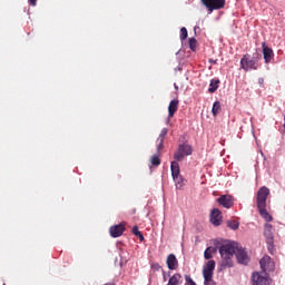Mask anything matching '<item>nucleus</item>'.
<instances>
[{"mask_svg": "<svg viewBox=\"0 0 285 285\" xmlns=\"http://www.w3.org/2000/svg\"><path fill=\"white\" fill-rule=\"evenodd\" d=\"M268 195H271V189H268L266 186L261 187L257 191L256 204L258 213L265 219V222H273V216H271L268 210H266V200L268 199Z\"/></svg>", "mask_w": 285, "mask_h": 285, "instance_id": "1", "label": "nucleus"}, {"mask_svg": "<svg viewBox=\"0 0 285 285\" xmlns=\"http://www.w3.org/2000/svg\"><path fill=\"white\" fill-rule=\"evenodd\" d=\"M237 250V245L235 243H225L219 247V254L222 257L220 266L222 268H232L233 257Z\"/></svg>", "mask_w": 285, "mask_h": 285, "instance_id": "2", "label": "nucleus"}, {"mask_svg": "<svg viewBox=\"0 0 285 285\" xmlns=\"http://www.w3.org/2000/svg\"><path fill=\"white\" fill-rule=\"evenodd\" d=\"M262 59L261 55H257L256 58H250L249 55H244L240 59V68L245 70V72H248V70H257V61Z\"/></svg>", "mask_w": 285, "mask_h": 285, "instance_id": "3", "label": "nucleus"}, {"mask_svg": "<svg viewBox=\"0 0 285 285\" xmlns=\"http://www.w3.org/2000/svg\"><path fill=\"white\" fill-rule=\"evenodd\" d=\"M193 155V147L188 144H181L178 146V150L174 154L176 161H181L184 157Z\"/></svg>", "mask_w": 285, "mask_h": 285, "instance_id": "4", "label": "nucleus"}, {"mask_svg": "<svg viewBox=\"0 0 285 285\" xmlns=\"http://www.w3.org/2000/svg\"><path fill=\"white\" fill-rule=\"evenodd\" d=\"M202 3L207 8L209 14L214 10H222L226 6V0H202Z\"/></svg>", "mask_w": 285, "mask_h": 285, "instance_id": "5", "label": "nucleus"}, {"mask_svg": "<svg viewBox=\"0 0 285 285\" xmlns=\"http://www.w3.org/2000/svg\"><path fill=\"white\" fill-rule=\"evenodd\" d=\"M253 285H268V274L263 272H254L252 275Z\"/></svg>", "mask_w": 285, "mask_h": 285, "instance_id": "6", "label": "nucleus"}, {"mask_svg": "<svg viewBox=\"0 0 285 285\" xmlns=\"http://www.w3.org/2000/svg\"><path fill=\"white\" fill-rule=\"evenodd\" d=\"M109 233L112 237H121L124 233H126V224L121 223L118 225H114L109 228Z\"/></svg>", "mask_w": 285, "mask_h": 285, "instance_id": "7", "label": "nucleus"}, {"mask_svg": "<svg viewBox=\"0 0 285 285\" xmlns=\"http://www.w3.org/2000/svg\"><path fill=\"white\" fill-rule=\"evenodd\" d=\"M262 48L265 63H271V61L275 59V52L268 47V45H266V42L262 43Z\"/></svg>", "mask_w": 285, "mask_h": 285, "instance_id": "8", "label": "nucleus"}, {"mask_svg": "<svg viewBox=\"0 0 285 285\" xmlns=\"http://www.w3.org/2000/svg\"><path fill=\"white\" fill-rule=\"evenodd\" d=\"M217 203L219 206H223V208H233L234 202H233V196L230 195H223L219 198H217Z\"/></svg>", "mask_w": 285, "mask_h": 285, "instance_id": "9", "label": "nucleus"}, {"mask_svg": "<svg viewBox=\"0 0 285 285\" xmlns=\"http://www.w3.org/2000/svg\"><path fill=\"white\" fill-rule=\"evenodd\" d=\"M210 223L214 226H222V210L214 208L210 213Z\"/></svg>", "mask_w": 285, "mask_h": 285, "instance_id": "10", "label": "nucleus"}, {"mask_svg": "<svg viewBox=\"0 0 285 285\" xmlns=\"http://www.w3.org/2000/svg\"><path fill=\"white\" fill-rule=\"evenodd\" d=\"M166 264L169 271H177V268H179V261H177L175 254H169L167 256Z\"/></svg>", "mask_w": 285, "mask_h": 285, "instance_id": "11", "label": "nucleus"}, {"mask_svg": "<svg viewBox=\"0 0 285 285\" xmlns=\"http://www.w3.org/2000/svg\"><path fill=\"white\" fill-rule=\"evenodd\" d=\"M215 266H216L215 261L213 259L208 261L203 268V276L215 275Z\"/></svg>", "mask_w": 285, "mask_h": 285, "instance_id": "12", "label": "nucleus"}, {"mask_svg": "<svg viewBox=\"0 0 285 285\" xmlns=\"http://www.w3.org/2000/svg\"><path fill=\"white\" fill-rule=\"evenodd\" d=\"M179 108V101L177 99H174L169 102L168 106V118L173 119V117H175V112H177Z\"/></svg>", "mask_w": 285, "mask_h": 285, "instance_id": "13", "label": "nucleus"}, {"mask_svg": "<svg viewBox=\"0 0 285 285\" xmlns=\"http://www.w3.org/2000/svg\"><path fill=\"white\" fill-rule=\"evenodd\" d=\"M166 135H168V129L167 128H163L159 136H158V139H157V150L158 153H161V150H164V139H166Z\"/></svg>", "mask_w": 285, "mask_h": 285, "instance_id": "14", "label": "nucleus"}, {"mask_svg": "<svg viewBox=\"0 0 285 285\" xmlns=\"http://www.w3.org/2000/svg\"><path fill=\"white\" fill-rule=\"evenodd\" d=\"M236 259L238 262V264H248V254H246V250L239 248L236 252Z\"/></svg>", "mask_w": 285, "mask_h": 285, "instance_id": "15", "label": "nucleus"}, {"mask_svg": "<svg viewBox=\"0 0 285 285\" xmlns=\"http://www.w3.org/2000/svg\"><path fill=\"white\" fill-rule=\"evenodd\" d=\"M271 264H272L271 256H268V255L264 256L259 261V265H261V268H262L263 273H265V271H268V267L271 266Z\"/></svg>", "mask_w": 285, "mask_h": 285, "instance_id": "16", "label": "nucleus"}, {"mask_svg": "<svg viewBox=\"0 0 285 285\" xmlns=\"http://www.w3.org/2000/svg\"><path fill=\"white\" fill-rule=\"evenodd\" d=\"M215 253H217V248L212 246L207 247L204 252L205 259H213V255H215Z\"/></svg>", "mask_w": 285, "mask_h": 285, "instance_id": "17", "label": "nucleus"}, {"mask_svg": "<svg viewBox=\"0 0 285 285\" xmlns=\"http://www.w3.org/2000/svg\"><path fill=\"white\" fill-rule=\"evenodd\" d=\"M222 112V102L215 101L212 108V115L213 117H217Z\"/></svg>", "mask_w": 285, "mask_h": 285, "instance_id": "18", "label": "nucleus"}, {"mask_svg": "<svg viewBox=\"0 0 285 285\" xmlns=\"http://www.w3.org/2000/svg\"><path fill=\"white\" fill-rule=\"evenodd\" d=\"M217 88H219V79H212L208 92H217Z\"/></svg>", "mask_w": 285, "mask_h": 285, "instance_id": "19", "label": "nucleus"}, {"mask_svg": "<svg viewBox=\"0 0 285 285\" xmlns=\"http://www.w3.org/2000/svg\"><path fill=\"white\" fill-rule=\"evenodd\" d=\"M170 168H171V177L179 176V163L171 161Z\"/></svg>", "mask_w": 285, "mask_h": 285, "instance_id": "20", "label": "nucleus"}, {"mask_svg": "<svg viewBox=\"0 0 285 285\" xmlns=\"http://www.w3.org/2000/svg\"><path fill=\"white\" fill-rule=\"evenodd\" d=\"M132 235H135L136 237H138V239L140 242H144V234H141V232L139 230L138 226H134L132 230H131Z\"/></svg>", "mask_w": 285, "mask_h": 285, "instance_id": "21", "label": "nucleus"}, {"mask_svg": "<svg viewBox=\"0 0 285 285\" xmlns=\"http://www.w3.org/2000/svg\"><path fill=\"white\" fill-rule=\"evenodd\" d=\"M227 226L232 230H237V228H239V222H237V220H228L227 222Z\"/></svg>", "mask_w": 285, "mask_h": 285, "instance_id": "22", "label": "nucleus"}, {"mask_svg": "<svg viewBox=\"0 0 285 285\" xmlns=\"http://www.w3.org/2000/svg\"><path fill=\"white\" fill-rule=\"evenodd\" d=\"M204 277L205 285H216L215 281L213 279V275H206Z\"/></svg>", "mask_w": 285, "mask_h": 285, "instance_id": "23", "label": "nucleus"}, {"mask_svg": "<svg viewBox=\"0 0 285 285\" xmlns=\"http://www.w3.org/2000/svg\"><path fill=\"white\" fill-rule=\"evenodd\" d=\"M185 39H188V29H186V27H183L180 29V40L185 41Z\"/></svg>", "mask_w": 285, "mask_h": 285, "instance_id": "24", "label": "nucleus"}, {"mask_svg": "<svg viewBox=\"0 0 285 285\" xmlns=\"http://www.w3.org/2000/svg\"><path fill=\"white\" fill-rule=\"evenodd\" d=\"M189 48H190V50H193V52H195V50H197V39H195V38L189 39Z\"/></svg>", "mask_w": 285, "mask_h": 285, "instance_id": "25", "label": "nucleus"}, {"mask_svg": "<svg viewBox=\"0 0 285 285\" xmlns=\"http://www.w3.org/2000/svg\"><path fill=\"white\" fill-rule=\"evenodd\" d=\"M161 159H159V156H153L151 157V166H160Z\"/></svg>", "mask_w": 285, "mask_h": 285, "instance_id": "26", "label": "nucleus"}, {"mask_svg": "<svg viewBox=\"0 0 285 285\" xmlns=\"http://www.w3.org/2000/svg\"><path fill=\"white\" fill-rule=\"evenodd\" d=\"M173 179H174V181H176L177 184H184V178H181V175L174 176Z\"/></svg>", "mask_w": 285, "mask_h": 285, "instance_id": "27", "label": "nucleus"}, {"mask_svg": "<svg viewBox=\"0 0 285 285\" xmlns=\"http://www.w3.org/2000/svg\"><path fill=\"white\" fill-rule=\"evenodd\" d=\"M185 281L187 282L188 285H195V281H193V278L188 275L185 276Z\"/></svg>", "mask_w": 285, "mask_h": 285, "instance_id": "28", "label": "nucleus"}, {"mask_svg": "<svg viewBox=\"0 0 285 285\" xmlns=\"http://www.w3.org/2000/svg\"><path fill=\"white\" fill-rule=\"evenodd\" d=\"M153 271H161V265L159 263H155L151 265Z\"/></svg>", "mask_w": 285, "mask_h": 285, "instance_id": "29", "label": "nucleus"}, {"mask_svg": "<svg viewBox=\"0 0 285 285\" xmlns=\"http://www.w3.org/2000/svg\"><path fill=\"white\" fill-rule=\"evenodd\" d=\"M30 6H37V0H29Z\"/></svg>", "mask_w": 285, "mask_h": 285, "instance_id": "30", "label": "nucleus"}, {"mask_svg": "<svg viewBox=\"0 0 285 285\" xmlns=\"http://www.w3.org/2000/svg\"><path fill=\"white\" fill-rule=\"evenodd\" d=\"M105 285H117V283H115V282H108V283H106Z\"/></svg>", "mask_w": 285, "mask_h": 285, "instance_id": "31", "label": "nucleus"}, {"mask_svg": "<svg viewBox=\"0 0 285 285\" xmlns=\"http://www.w3.org/2000/svg\"><path fill=\"white\" fill-rule=\"evenodd\" d=\"M163 278H164V282H166V273H164Z\"/></svg>", "mask_w": 285, "mask_h": 285, "instance_id": "32", "label": "nucleus"}]
</instances>
